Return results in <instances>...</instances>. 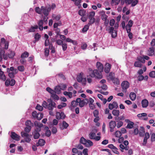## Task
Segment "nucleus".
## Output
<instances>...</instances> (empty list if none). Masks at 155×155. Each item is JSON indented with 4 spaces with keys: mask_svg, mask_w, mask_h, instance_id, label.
I'll return each mask as SVG.
<instances>
[{
    "mask_svg": "<svg viewBox=\"0 0 155 155\" xmlns=\"http://www.w3.org/2000/svg\"><path fill=\"white\" fill-rule=\"evenodd\" d=\"M97 70L96 69L92 71L89 69V75L92 78L95 77L97 78L101 79L102 78L101 72L103 70V66H101L97 68Z\"/></svg>",
    "mask_w": 155,
    "mask_h": 155,
    "instance_id": "1",
    "label": "nucleus"
},
{
    "mask_svg": "<svg viewBox=\"0 0 155 155\" xmlns=\"http://www.w3.org/2000/svg\"><path fill=\"white\" fill-rule=\"evenodd\" d=\"M51 10L50 6H42L40 8L39 7H36L35 8L36 12L39 14H43L46 16L48 15L49 12Z\"/></svg>",
    "mask_w": 155,
    "mask_h": 155,
    "instance_id": "2",
    "label": "nucleus"
},
{
    "mask_svg": "<svg viewBox=\"0 0 155 155\" xmlns=\"http://www.w3.org/2000/svg\"><path fill=\"white\" fill-rule=\"evenodd\" d=\"M48 103L45 101H44L42 105L45 108L49 110H52L54 107H56V104L51 99H48L47 100Z\"/></svg>",
    "mask_w": 155,
    "mask_h": 155,
    "instance_id": "3",
    "label": "nucleus"
},
{
    "mask_svg": "<svg viewBox=\"0 0 155 155\" xmlns=\"http://www.w3.org/2000/svg\"><path fill=\"white\" fill-rule=\"evenodd\" d=\"M80 143L84 145H92L93 144L92 142L90 140H87L84 137H82L80 140Z\"/></svg>",
    "mask_w": 155,
    "mask_h": 155,
    "instance_id": "4",
    "label": "nucleus"
},
{
    "mask_svg": "<svg viewBox=\"0 0 155 155\" xmlns=\"http://www.w3.org/2000/svg\"><path fill=\"white\" fill-rule=\"evenodd\" d=\"M129 83L127 81H124L122 83L121 86L122 88V91L123 92H126L127 89L129 87Z\"/></svg>",
    "mask_w": 155,
    "mask_h": 155,
    "instance_id": "5",
    "label": "nucleus"
},
{
    "mask_svg": "<svg viewBox=\"0 0 155 155\" xmlns=\"http://www.w3.org/2000/svg\"><path fill=\"white\" fill-rule=\"evenodd\" d=\"M109 28L108 29H106L107 31H109V33L111 34L112 38H115L117 35V31L114 30V28L112 27H109Z\"/></svg>",
    "mask_w": 155,
    "mask_h": 155,
    "instance_id": "6",
    "label": "nucleus"
},
{
    "mask_svg": "<svg viewBox=\"0 0 155 155\" xmlns=\"http://www.w3.org/2000/svg\"><path fill=\"white\" fill-rule=\"evenodd\" d=\"M10 137L13 140L18 141L20 139V136L14 132H11Z\"/></svg>",
    "mask_w": 155,
    "mask_h": 155,
    "instance_id": "7",
    "label": "nucleus"
},
{
    "mask_svg": "<svg viewBox=\"0 0 155 155\" xmlns=\"http://www.w3.org/2000/svg\"><path fill=\"white\" fill-rule=\"evenodd\" d=\"M89 137L90 139H94L96 140H99L101 138L100 137L96 136L95 133L93 132H91L89 134Z\"/></svg>",
    "mask_w": 155,
    "mask_h": 155,
    "instance_id": "8",
    "label": "nucleus"
},
{
    "mask_svg": "<svg viewBox=\"0 0 155 155\" xmlns=\"http://www.w3.org/2000/svg\"><path fill=\"white\" fill-rule=\"evenodd\" d=\"M147 115V114L143 113L138 114L137 115V116L140 119L144 120H147L148 119Z\"/></svg>",
    "mask_w": 155,
    "mask_h": 155,
    "instance_id": "9",
    "label": "nucleus"
},
{
    "mask_svg": "<svg viewBox=\"0 0 155 155\" xmlns=\"http://www.w3.org/2000/svg\"><path fill=\"white\" fill-rule=\"evenodd\" d=\"M116 123L114 121L111 120L109 123V127L110 129V131L111 132L114 131V129L116 126Z\"/></svg>",
    "mask_w": 155,
    "mask_h": 155,
    "instance_id": "10",
    "label": "nucleus"
},
{
    "mask_svg": "<svg viewBox=\"0 0 155 155\" xmlns=\"http://www.w3.org/2000/svg\"><path fill=\"white\" fill-rule=\"evenodd\" d=\"M108 107L110 110H112L113 108H117L118 107V104L115 101H114L112 104L110 103L109 104Z\"/></svg>",
    "mask_w": 155,
    "mask_h": 155,
    "instance_id": "11",
    "label": "nucleus"
},
{
    "mask_svg": "<svg viewBox=\"0 0 155 155\" xmlns=\"http://www.w3.org/2000/svg\"><path fill=\"white\" fill-rule=\"evenodd\" d=\"M111 68V65L109 63H107L104 68V71L106 73H108L110 71Z\"/></svg>",
    "mask_w": 155,
    "mask_h": 155,
    "instance_id": "12",
    "label": "nucleus"
},
{
    "mask_svg": "<svg viewBox=\"0 0 155 155\" xmlns=\"http://www.w3.org/2000/svg\"><path fill=\"white\" fill-rule=\"evenodd\" d=\"M1 41L2 43L5 44L4 49H7L8 47V41H6L5 39L3 38H1Z\"/></svg>",
    "mask_w": 155,
    "mask_h": 155,
    "instance_id": "13",
    "label": "nucleus"
},
{
    "mask_svg": "<svg viewBox=\"0 0 155 155\" xmlns=\"http://www.w3.org/2000/svg\"><path fill=\"white\" fill-rule=\"evenodd\" d=\"M77 101L78 103H79V106L81 107L84 106L85 104L83 100H81L80 98H78L77 99Z\"/></svg>",
    "mask_w": 155,
    "mask_h": 155,
    "instance_id": "14",
    "label": "nucleus"
},
{
    "mask_svg": "<svg viewBox=\"0 0 155 155\" xmlns=\"http://www.w3.org/2000/svg\"><path fill=\"white\" fill-rule=\"evenodd\" d=\"M7 71L8 72H9L10 71L12 72H14V73H17L18 72V70L16 69H15L13 67H11L10 68H7Z\"/></svg>",
    "mask_w": 155,
    "mask_h": 155,
    "instance_id": "15",
    "label": "nucleus"
},
{
    "mask_svg": "<svg viewBox=\"0 0 155 155\" xmlns=\"http://www.w3.org/2000/svg\"><path fill=\"white\" fill-rule=\"evenodd\" d=\"M150 134L148 133L147 132L145 134V137L144 138L143 145H144L146 144L147 139L150 137Z\"/></svg>",
    "mask_w": 155,
    "mask_h": 155,
    "instance_id": "16",
    "label": "nucleus"
},
{
    "mask_svg": "<svg viewBox=\"0 0 155 155\" xmlns=\"http://www.w3.org/2000/svg\"><path fill=\"white\" fill-rule=\"evenodd\" d=\"M114 78V73L113 72H110L107 76V79L112 81Z\"/></svg>",
    "mask_w": 155,
    "mask_h": 155,
    "instance_id": "17",
    "label": "nucleus"
},
{
    "mask_svg": "<svg viewBox=\"0 0 155 155\" xmlns=\"http://www.w3.org/2000/svg\"><path fill=\"white\" fill-rule=\"evenodd\" d=\"M148 51V55L150 56H152L154 54V48L153 47L150 48Z\"/></svg>",
    "mask_w": 155,
    "mask_h": 155,
    "instance_id": "18",
    "label": "nucleus"
},
{
    "mask_svg": "<svg viewBox=\"0 0 155 155\" xmlns=\"http://www.w3.org/2000/svg\"><path fill=\"white\" fill-rule=\"evenodd\" d=\"M108 147L112 150V151L115 153L118 154L119 153L117 151V149L114 146H108Z\"/></svg>",
    "mask_w": 155,
    "mask_h": 155,
    "instance_id": "19",
    "label": "nucleus"
},
{
    "mask_svg": "<svg viewBox=\"0 0 155 155\" xmlns=\"http://www.w3.org/2000/svg\"><path fill=\"white\" fill-rule=\"evenodd\" d=\"M141 103L143 107H146L148 105V102L146 99H144L142 100Z\"/></svg>",
    "mask_w": 155,
    "mask_h": 155,
    "instance_id": "20",
    "label": "nucleus"
},
{
    "mask_svg": "<svg viewBox=\"0 0 155 155\" xmlns=\"http://www.w3.org/2000/svg\"><path fill=\"white\" fill-rule=\"evenodd\" d=\"M38 25L39 26V28L41 30H42L43 28V20H41L39 21L38 23Z\"/></svg>",
    "mask_w": 155,
    "mask_h": 155,
    "instance_id": "21",
    "label": "nucleus"
},
{
    "mask_svg": "<svg viewBox=\"0 0 155 155\" xmlns=\"http://www.w3.org/2000/svg\"><path fill=\"white\" fill-rule=\"evenodd\" d=\"M54 92L58 94L60 93L61 89L59 86H56L54 88Z\"/></svg>",
    "mask_w": 155,
    "mask_h": 155,
    "instance_id": "22",
    "label": "nucleus"
},
{
    "mask_svg": "<svg viewBox=\"0 0 155 155\" xmlns=\"http://www.w3.org/2000/svg\"><path fill=\"white\" fill-rule=\"evenodd\" d=\"M52 18L53 20L58 21L61 18V16L60 15H56L55 14H53L52 15Z\"/></svg>",
    "mask_w": 155,
    "mask_h": 155,
    "instance_id": "23",
    "label": "nucleus"
},
{
    "mask_svg": "<svg viewBox=\"0 0 155 155\" xmlns=\"http://www.w3.org/2000/svg\"><path fill=\"white\" fill-rule=\"evenodd\" d=\"M136 94L134 92H131L130 94V97L132 101H134L136 98Z\"/></svg>",
    "mask_w": 155,
    "mask_h": 155,
    "instance_id": "24",
    "label": "nucleus"
},
{
    "mask_svg": "<svg viewBox=\"0 0 155 155\" xmlns=\"http://www.w3.org/2000/svg\"><path fill=\"white\" fill-rule=\"evenodd\" d=\"M55 93H56L54 92L53 94H51V96L54 100H58L59 99V97Z\"/></svg>",
    "mask_w": 155,
    "mask_h": 155,
    "instance_id": "25",
    "label": "nucleus"
},
{
    "mask_svg": "<svg viewBox=\"0 0 155 155\" xmlns=\"http://www.w3.org/2000/svg\"><path fill=\"white\" fill-rule=\"evenodd\" d=\"M112 114L114 116H118L120 114V111L119 110L114 109L112 110Z\"/></svg>",
    "mask_w": 155,
    "mask_h": 155,
    "instance_id": "26",
    "label": "nucleus"
},
{
    "mask_svg": "<svg viewBox=\"0 0 155 155\" xmlns=\"http://www.w3.org/2000/svg\"><path fill=\"white\" fill-rule=\"evenodd\" d=\"M83 75V73H81L79 75L77 76V80L78 82H81L82 80V76Z\"/></svg>",
    "mask_w": 155,
    "mask_h": 155,
    "instance_id": "27",
    "label": "nucleus"
},
{
    "mask_svg": "<svg viewBox=\"0 0 155 155\" xmlns=\"http://www.w3.org/2000/svg\"><path fill=\"white\" fill-rule=\"evenodd\" d=\"M88 18L89 19V21L88 24L89 25L93 24L95 21V19L94 17L89 18Z\"/></svg>",
    "mask_w": 155,
    "mask_h": 155,
    "instance_id": "28",
    "label": "nucleus"
},
{
    "mask_svg": "<svg viewBox=\"0 0 155 155\" xmlns=\"http://www.w3.org/2000/svg\"><path fill=\"white\" fill-rule=\"evenodd\" d=\"M10 53L8 54V57L10 58H12L15 55V53L14 51L9 50Z\"/></svg>",
    "mask_w": 155,
    "mask_h": 155,
    "instance_id": "29",
    "label": "nucleus"
},
{
    "mask_svg": "<svg viewBox=\"0 0 155 155\" xmlns=\"http://www.w3.org/2000/svg\"><path fill=\"white\" fill-rule=\"evenodd\" d=\"M49 127L50 128L51 127H52V129L51 130V132L52 134H54L56 133V132H57V129L55 127H53V125L52 124H49Z\"/></svg>",
    "mask_w": 155,
    "mask_h": 155,
    "instance_id": "30",
    "label": "nucleus"
},
{
    "mask_svg": "<svg viewBox=\"0 0 155 155\" xmlns=\"http://www.w3.org/2000/svg\"><path fill=\"white\" fill-rule=\"evenodd\" d=\"M34 138L35 139H37L39 138L40 137V134L39 132H33V133Z\"/></svg>",
    "mask_w": 155,
    "mask_h": 155,
    "instance_id": "31",
    "label": "nucleus"
},
{
    "mask_svg": "<svg viewBox=\"0 0 155 155\" xmlns=\"http://www.w3.org/2000/svg\"><path fill=\"white\" fill-rule=\"evenodd\" d=\"M66 40V41L71 43L74 45H76L77 43L75 41L72 40L69 38H67Z\"/></svg>",
    "mask_w": 155,
    "mask_h": 155,
    "instance_id": "32",
    "label": "nucleus"
},
{
    "mask_svg": "<svg viewBox=\"0 0 155 155\" xmlns=\"http://www.w3.org/2000/svg\"><path fill=\"white\" fill-rule=\"evenodd\" d=\"M64 95L66 96H68L70 98H71L72 97V93L71 92H68L66 91H64L63 92Z\"/></svg>",
    "mask_w": 155,
    "mask_h": 155,
    "instance_id": "33",
    "label": "nucleus"
},
{
    "mask_svg": "<svg viewBox=\"0 0 155 155\" xmlns=\"http://www.w3.org/2000/svg\"><path fill=\"white\" fill-rule=\"evenodd\" d=\"M45 143V140L42 139H39L38 140V145H44Z\"/></svg>",
    "mask_w": 155,
    "mask_h": 155,
    "instance_id": "34",
    "label": "nucleus"
},
{
    "mask_svg": "<svg viewBox=\"0 0 155 155\" xmlns=\"http://www.w3.org/2000/svg\"><path fill=\"white\" fill-rule=\"evenodd\" d=\"M90 25H88V24L87 25L84 26V27L82 29V31L83 33H85L89 29V26Z\"/></svg>",
    "mask_w": 155,
    "mask_h": 155,
    "instance_id": "35",
    "label": "nucleus"
},
{
    "mask_svg": "<svg viewBox=\"0 0 155 155\" xmlns=\"http://www.w3.org/2000/svg\"><path fill=\"white\" fill-rule=\"evenodd\" d=\"M29 55L27 51H25L21 54V58H27L28 56Z\"/></svg>",
    "mask_w": 155,
    "mask_h": 155,
    "instance_id": "36",
    "label": "nucleus"
},
{
    "mask_svg": "<svg viewBox=\"0 0 155 155\" xmlns=\"http://www.w3.org/2000/svg\"><path fill=\"white\" fill-rule=\"evenodd\" d=\"M120 147V149L122 152H123V150H127L129 149V146H119Z\"/></svg>",
    "mask_w": 155,
    "mask_h": 155,
    "instance_id": "37",
    "label": "nucleus"
},
{
    "mask_svg": "<svg viewBox=\"0 0 155 155\" xmlns=\"http://www.w3.org/2000/svg\"><path fill=\"white\" fill-rule=\"evenodd\" d=\"M137 60L140 62L144 63L145 62V60L144 59V58H143L141 56H139L137 58Z\"/></svg>",
    "mask_w": 155,
    "mask_h": 155,
    "instance_id": "38",
    "label": "nucleus"
},
{
    "mask_svg": "<svg viewBox=\"0 0 155 155\" xmlns=\"http://www.w3.org/2000/svg\"><path fill=\"white\" fill-rule=\"evenodd\" d=\"M134 65L135 67L141 68L142 64L141 62L139 61H137L135 62L134 63Z\"/></svg>",
    "mask_w": 155,
    "mask_h": 155,
    "instance_id": "39",
    "label": "nucleus"
},
{
    "mask_svg": "<svg viewBox=\"0 0 155 155\" xmlns=\"http://www.w3.org/2000/svg\"><path fill=\"white\" fill-rule=\"evenodd\" d=\"M86 13V11L84 10H80L78 12V14L81 16H84Z\"/></svg>",
    "mask_w": 155,
    "mask_h": 155,
    "instance_id": "40",
    "label": "nucleus"
},
{
    "mask_svg": "<svg viewBox=\"0 0 155 155\" xmlns=\"http://www.w3.org/2000/svg\"><path fill=\"white\" fill-rule=\"evenodd\" d=\"M134 125V123L133 122L130 121L127 124V127L129 129L132 128H133Z\"/></svg>",
    "mask_w": 155,
    "mask_h": 155,
    "instance_id": "41",
    "label": "nucleus"
},
{
    "mask_svg": "<svg viewBox=\"0 0 155 155\" xmlns=\"http://www.w3.org/2000/svg\"><path fill=\"white\" fill-rule=\"evenodd\" d=\"M31 140V139L29 137V136L26 137L25 140H21V143L24 142L25 141L27 143L29 142Z\"/></svg>",
    "mask_w": 155,
    "mask_h": 155,
    "instance_id": "42",
    "label": "nucleus"
},
{
    "mask_svg": "<svg viewBox=\"0 0 155 155\" xmlns=\"http://www.w3.org/2000/svg\"><path fill=\"white\" fill-rule=\"evenodd\" d=\"M78 104V102L77 101H73L71 103V105L73 107H76Z\"/></svg>",
    "mask_w": 155,
    "mask_h": 155,
    "instance_id": "43",
    "label": "nucleus"
},
{
    "mask_svg": "<svg viewBox=\"0 0 155 155\" xmlns=\"http://www.w3.org/2000/svg\"><path fill=\"white\" fill-rule=\"evenodd\" d=\"M35 125L36 127H41L43 126V124L41 123L38 122V121H35Z\"/></svg>",
    "mask_w": 155,
    "mask_h": 155,
    "instance_id": "44",
    "label": "nucleus"
},
{
    "mask_svg": "<svg viewBox=\"0 0 155 155\" xmlns=\"http://www.w3.org/2000/svg\"><path fill=\"white\" fill-rule=\"evenodd\" d=\"M112 81H113V83L116 84H119V80L116 78H114Z\"/></svg>",
    "mask_w": 155,
    "mask_h": 155,
    "instance_id": "45",
    "label": "nucleus"
},
{
    "mask_svg": "<svg viewBox=\"0 0 155 155\" xmlns=\"http://www.w3.org/2000/svg\"><path fill=\"white\" fill-rule=\"evenodd\" d=\"M121 132L120 131H117L115 134V136L117 137H120L121 136Z\"/></svg>",
    "mask_w": 155,
    "mask_h": 155,
    "instance_id": "46",
    "label": "nucleus"
},
{
    "mask_svg": "<svg viewBox=\"0 0 155 155\" xmlns=\"http://www.w3.org/2000/svg\"><path fill=\"white\" fill-rule=\"evenodd\" d=\"M95 15V12H94L92 11L90 12L88 15V18L94 17Z\"/></svg>",
    "mask_w": 155,
    "mask_h": 155,
    "instance_id": "47",
    "label": "nucleus"
},
{
    "mask_svg": "<svg viewBox=\"0 0 155 155\" xmlns=\"http://www.w3.org/2000/svg\"><path fill=\"white\" fill-rule=\"evenodd\" d=\"M28 133H25L24 132L22 131L21 133V135L22 137H26L29 136Z\"/></svg>",
    "mask_w": 155,
    "mask_h": 155,
    "instance_id": "48",
    "label": "nucleus"
},
{
    "mask_svg": "<svg viewBox=\"0 0 155 155\" xmlns=\"http://www.w3.org/2000/svg\"><path fill=\"white\" fill-rule=\"evenodd\" d=\"M108 16L105 13L102 14L101 16V18L103 21L107 19Z\"/></svg>",
    "mask_w": 155,
    "mask_h": 155,
    "instance_id": "49",
    "label": "nucleus"
},
{
    "mask_svg": "<svg viewBox=\"0 0 155 155\" xmlns=\"http://www.w3.org/2000/svg\"><path fill=\"white\" fill-rule=\"evenodd\" d=\"M149 75L150 77L152 78H155V71H152L150 72L149 74Z\"/></svg>",
    "mask_w": 155,
    "mask_h": 155,
    "instance_id": "50",
    "label": "nucleus"
},
{
    "mask_svg": "<svg viewBox=\"0 0 155 155\" xmlns=\"http://www.w3.org/2000/svg\"><path fill=\"white\" fill-rule=\"evenodd\" d=\"M41 37V35L38 33H37L35 35V38L36 41H38L40 38Z\"/></svg>",
    "mask_w": 155,
    "mask_h": 155,
    "instance_id": "51",
    "label": "nucleus"
},
{
    "mask_svg": "<svg viewBox=\"0 0 155 155\" xmlns=\"http://www.w3.org/2000/svg\"><path fill=\"white\" fill-rule=\"evenodd\" d=\"M25 125L27 126L31 127V126L33 125V124L31 123L30 120H27L25 123Z\"/></svg>",
    "mask_w": 155,
    "mask_h": 155,
    "instance_id": "52",
    "label": "nucleus"
},
{
    "mask_svg": "<svg viewBox=\"0 0 155 155\" xmlns=\"http://www.w3.org/2000/svg\"><path fill=\"white\" fill-rule=\"evenodd\" d=\"M46 91L50 93L51 94H53V93L54 92V90L49 87H48L46 88Z\"/></svg>",
    "mask_w": 155,
    "mask_h": 155,
    "instance_id": "53",
    "label": "nucleus"
},
{
    "mask_svg": "<svg viewBox=\"0 0 155 155\" xmlns=\"http://www.w3.org/2000/svg\"><path fill=\"white\" fill-rule=\"evenodd\" d=\"M62 126L64 127L63 129H66L68 126V124L65 121H64L62 122Z\"/></svg>",
    "mask_w": 155,
    "mask_h": 155,
    "instance_id": "54",
    "label": "nucleus"
},
{
    "mask_svg": "<svg viewBox=\"0 0 155 155\" xmlns=\"http://www.w3.org/2000/svg\"><path fill=\"white\" fill-rule=\"evenodd\" d=\"M38 113H37L36 111H34L32 113V116L34 118H36L38 119Z\"/></svg>",
    "mask_w": 155,
    "mask_h": 155,
    "instance_id": "55",
    "label": "nucleus"
},
{
    "mask_svg": "<svg viewBox=\"0 0 155 155\" xmlns=\"http://www.w3.org/2000/svg\"><path fill=\"white\" fill-rule=\"evenodd\" d=\"M36 109L40 111H41L43 110V107L37 104L36 107Z\"/></svg>",
    "mask_w": 155,
    "mask_h": 155,
    "instance_id": "56",
    "label": "nucleus"
},
{
    "mask_svg": "<svg viewBox=\"0 0 155 155\" xmlns=\"http://www.w3.org/2000/svg\"><path fill=\"white\" fill-rule=\"evenodd\" d=\"M18 70L20 71H23L24 70V67L23 66H19L18 67Z\"/></svg>",
    "mask_w": 155,
    "mask_h": 155,
    "instance_id": "57",
    "label": "nucleus"
},
{
    "mask_svg": "<svg viewBox=\"0 0 155 155\" xmlns=\"http://www.w3.org/2000/svg\"><path fill=\"white\" fill-rule=\"evenodd\" d=\"M61 90H64L67 87L66 84H61L60 86Z\"/></svg>",
    "mask_w": 155,
    "mask_h": 155,
    "instance_id": "58",
    "label": "nucleus"
},
{
    "mask_svg": "<svg viewBox=\"0 0 155 155\" xmlns=\"http://www.w3.org/2000/svg\"><path fill=\"white\" fill-rule=\"evenodd\" d=\"M131 27L127 25H126V27L125 28H126V30L127 33H130V32Z\"/></svg>",
    "mask_w": 155,
    "mask_h": 155,
    "instance_id": "59",
    "label": "nucleus"
},
{
    "mask_svg": "<svg viewBox=\"0 0 155 155\" xmlns=\"http://www.w3.org/2000/svg\"><path fill=\"white\" fill-rule=\"evenodd\" d=\"M138 1L137 0H135L134 1H133L131 3V6H134L136 5L138 3Z\"/></svg>",
    "mask_w": 155,
    "mask_h": 155,
    "instance_id": "60",
    "label": "nucleus"
},
{
    "mask_svg": "<svg viewBox=\"0 0 155 155\" xmlns=\"http://www.w3.org/2000/svg\"><path fill=\"white\" fill-rule=\"evenodd\" d=\"M123 125V123L122 121H119L117 124V128H119Z\"/></svg>",
    "mask_w": 155,
    "mask_h": 155,
    "instance_id": "61",
    "label": "nucleus"
},
{
    "mask_svg": "<svg viewBox=\"0 0 155 155\" xmlns=\"http://www.w3.org/2000/svg\"><path fill=\"white\" fill-rule=\"evenodd\" d=\"M62 48L63 50L64 51H65L66 50L67 47V45L65 43H63L62 44Z\"/></svg>",
    "mask_w": 155,
    "mask_h": 155,
    "instance_id": "62",
    "label": "nucleus"
},
{
    "mask_svg": "<svg viewBox=\"0 0 155 155\" xmlns=\"http://www.w3.org/2000/svg\"><path fill=\"white\" fill-rule=\"evenodd\" d=\"M10 85L11 86H13L15 85V81L13 79H11L10 80Z\"/></svg>",
    "mask_w": 155,
    "mask_h": 155,
    "instance_id": "63",
    "label": "nucleus"
},
{
    "mask_svg": "<svg viewBox=\"0 0 155 155\" xmlns=\"http://www.w3.org/2000/svg\"><path fill=\"white\" fill-rule=\"evenodd\" d=\"M138 81H141L144 79V77L142 75H139L138 77Z\"/></svg>",
    "mask_w": 155,
    "mask_h": 155,
    "instance_id": "64",
    "label": "nucleus"
}]
</instances>
